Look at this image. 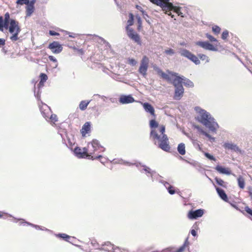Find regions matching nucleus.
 I'll list each match as a JSON object with an SVG mask.
<instances>
[{
	"mask_svg": "<svg viewBox=\"0 0 252 252\" xmlns=\"http://www.w3.org/2000/svg\"><path fill=\"white\" fill-rule=\"evenodd\" d=\"M16 28V22L14 20H10L9 14H5L4 18L0 15V31L8 30L9 32L13 33Z\"/></svg>",
	"mask_w": 252,
	"mask_h": 252,
	"instance_id": "nucleus-5",
	"label": "nucleus"
},
{
	"mask_svg": "<svg viewBox=\"0 0 252 252\" xmlns=\"http://www.w3.org/2000/svg\"><path fill=\"white\" fill-rule=\"evenodd\" d=\"M190 233L193 236H196L197 235L196 232L194 229H192Z\"/></svg>",
	"mask_w": 252,
	"mask_h": 252,
	"instance_id": "nucleus-52",
	"label": "nucleus"
},
{
	"mask_svg": "<svg viewBox=\"0 0 252 252\" xmlns=\"http://www.w3.org/2000/svg\"><path fill=\"white\" fill-rule=\"evenodd\" d=\"M177 150L179 153L183 156L186 154L185 145L183 143H180L177 147Z\"/></svg>",
	"mask_w": 252,
	"mask_h": 252,
	"instance_id": "nucleus-24",
	"label": "nucleus"
},
{
	"mask_svg": "<svg viewBox=\"0 0 252 252\" xmlns=\"http://www.w3.org/2000/svg\"><path fill=\"white\" fill-rule=\"evenodd\" d=\"M134 16L132 13L129 14V19L127 21V25L126 29L129 28L130 26H132L133 24Z\"/></svg>",
	"mask_w": 252,
	"mask_h": 252,
	"instance_id": "nucleus-30",
	"label": "nucleus"
},
{
	"mask_svg": "<svg viewBox=\"0 0 252 252\" xmlns=\"http://www.w3.org/2000/svg\"><path fill=\"white\" fill-rule=\"evenodd\" d=\"M223 147L226 149L232 150L234 151H237L239 150L238 147L232 143H225L223 144Z\"/></svg>",
	"mask_w": 252,
	"mask_h": 252,
	"instance_id": "nucleus-21",
	"label": "nucleus"
},
{
	"mask_svg": "<svg viewBox=\"0 0 252 252\" xmlns=\"http://www.w3.org/2000/svg\"><path fill=\"white\" fill-rule=\"evenodd\" d=\"M145 170L146 171V172H148V173H150V169L148 167H146L145 168Z\"/></svg>",
	"mask_w": 252,
	"mask_h": 252,
	"instance_id": "nucleus-55",
	"label": "nucleus"
},
{
	"mask_svg": "<svg viewBox=\"0 0 252 252\" xmlns=\"http://www.w3.org/2000/svg\"><path fill=\"white\" fill-rule=\"evenodd\" d=\"M91 130V123L89 122H86L81 129V133L83 137L86 136V135Z\"/></svg>",
	"mask_w": 252,
	"mask_h": 252,
	"instance_id": "nucleus-17",
	"label": "nucleus"
},
{
	"mask_svg": "<svg viewBox=\"0 0 252 252\" xmlns=\"http://www.w3.org/2000/svg\"><path fill=\"white\" fill-rule=\"evenodd\" d=\"M228 36V32L227 31H224L222 32L221 34V38L223 39H226Z\"/></svg>",
	"mask_w": 252,
	"mask_h": 252,
	"instance_id": "nucleus-42",
	"label": "nucleus"
},
{
	"mask_svg": "<svg viewBox=\"0 0 252 252\" xmlns=\"http://www.w3.org/2000/svg\"><path fill=\"white\" fill-rule=\"evenodd\" d=\"M30 2V1H29V0H17V4H19L21 5L25 4L27 5V4H29Z\"/></svg>",
	"mask_w": 252,
	"mask_h": 252,
	"instance_id": "nucleus-40",
	"label": "nucleus"
},
{
	"mask_svg": "<svg viewBox=\"0 0 252 252\" xmlns=\"http://www.w3.org/2000/svg\"><path fill=\"white\" fill-rule=\"evenodd\" d=\"M184 81H183L184 85L189 87H192L193 86V83L189 79H184Z\"/></svg>",
	"mask_w": 252,
	"mask_h": 252,
	"instance_id": "nucleus-34",
	"label": "nucleus"
},
{
	"mask_svg": "<svg viewBox=\"0 0 252 252\" xmlns=\"http://www.w3.org/2000/svg\"><path fill=\"white\" fill-rule=\"evenodd\" d=\"M183 79H182L181 77L178 76H176V77L174 78L173 81V84L174 86L175 87H178L180 86V85H182Z\"/></svg>",
	"mask_w": 252,
	"mask_h": 252,
	"instance_id": "nucleus-23",
	"label": "nucleus"
},
{
	"mask_svg": "<svg viewBox=\"0 0 252 252\" xmlns=\"http://www.w3.org/2000/svg\"><path fill=\"white\" fill-rule=\"evenodd\" d=\"M204 214L203 209H198L195 211L190 210L188 214V217L189 219H196L197 218L201 217Z\"/></svg>",
	"mask_w": 252,
	"mask_h": 252,
	"instance_id": "nucleus-10",
	"label": "nucleus"
},
{
	"mask_svg": "<svg viewBox=\"0 0 252 252\" xmlns=\"http://www.w3.org/2000/svg\"><path fill=\"white\" fill-rule=\"evenodd\" d=\"M119 101L122 104H126L132 103L134 101V98L130 95L121 96L119 98Z\"/></svg>",
	"mask_w": 252,
	"mask_h": 252,
	"instance_id": "nucleus-15",
	"label": "nucleus"
},
{
	"mask_svg": "<svg viewBox=\"0 0 252 252\" xmlns=\"http://www.w3.org/2000/svg\"><path fill=\"white\" fill-rule=\"evenodd\" d=\"M198 57L201 60L205 62V63H208L209 62V57L205 54H199Z\"/></svg>",
	"mask_w": 252,
	"mask_h": 252,
	"instance_id": "nucleus-31",
	"label": "nucleus"
},
{
	"mask_svg": "<svg viewBox=\"0 0 252 252\" xmlns=\"http://www.w3.org/2000/svg\"><path fill=\"white\" fill-rule=\"evenodd\" d=\"M153 3L160 6L164 13L172 18L174 17V15L171 13V11L176 13L178 16L183 17V13L181 11V7L174 6L172 3L170 2V0H149Z\"/></svg>",
	"mask_w": 252,
	"mask_h": 252,
	"instance_id": "nucleus-3",
	"label": "nucleus"
},
{
	"mask_svg": "<svg viewBox=\"0 0 252 252\" xmlns=\"http://www.w3.org/2000/svg\"><path fill=\"white\" fill-rule=\"evenodd\" d=\"M195 44L206 50L211 51L215 50L214 46L207 41H197Z\"/></svg>",
	"mask_w": 252,
	"mask_h": 252,
	"instance_id": "nucleus-12",
	"label": "nucleus"
},
{
	"mask_svg": "<svg viewBox=\"0 0 252 252\" xmlns=\"http://www.w3.org/2000/svg\"><path fill=\"white\" fill-rule=\"evenodd\" d=\"M48 59L50 61L53 62L55 63V65H54L55 67H56L58 66L57 60L54 56H49L48 57Z\"/></svg>",
	"mask_w": 252,
	"mask_h": 252,
	"instance_id": "nucleus-37",
	"label": "nucleus"
},
{
	"mask_svg": "<svg viewBox=\"0 0 252 252\" xmlns=\"http://www.w3.org/2000/svg\"><path fill=\"white\" fill-rule=\"evenodd\" d=\"M127 36L138 45H141L142 42L140 35L132 29L126 28Z\"/></svg>",
	"mask_w": 252,
	"mask_h": 252,
	"instance_id": "nucleus-8",
	"label": "nucleus"
},
{
	"mask_svg": "<svg viewBox=\"0 0 252 252\" xmlns=\"http://www.w3.org/2000/svg\"><path fill=\"white\" fill-rule=\"evenodd\" d=\"M165 53L167 54V55H172L173 54H174V51L173 49H167V50H166L165 51Z\"/></svg>",
	"mask_w": 252,
	"mask_h": 252,
	"instance_id": "nucleus-45",
	"label": "nucleus"
},
{
	"mask_svg": "<svg viewBox=\"0 0 252 252\" xmlns=\"http://www.w3.org/2000/svg\"><path fill=\"white\" fill-rule=\"evenodd\" d=\"M189 242L188 239H186L184 244L182 246H181L178 249H177L175 252H183L184 251H185L186 249L189 247Z\"/></svg>",
	"mask_w": 252,
	"mask_h": 252,
	"instance_id": "nucleus-27",
	"label": "nucleus"
},
{
	"mask_svg": "<svg viewBox=\"0 0 252 252\" xmlns=\"http://www.w3.org/2000/svg\"><path fill=\"white\" fill-rule=\"evenodd\" d=\"M40 110L42 116L47 120L49 118L52 112L49 107L46 104L42 103L39 106Z\"/></svg>",
	"mask_w": 252,
	"mask_h": 252,
	"instance_id": "nucleus-11",
	"label": "nucleus"
},
{
	"mask_svg": "<svg viewBox=\"0 0 252 252\" xmlns=\"http://www.w3.org/2000/svg\"><path fill=\"white\" fill-rule=\"evenodd\" d=\"M128 62L129 64H130L133 66L135 65L137 63V62L134 59H128Z\"/></svg>",
	"mask_w": 252,
	"mask_h": 252,
	"instance_id": "nucleus-43",
	"label": "nucleus"
},
{
	"mask_svg": "<svg viewBox=\"0 0 252 252\" xmlns=\"http://www.w3.org/2000/svg\"><path fill=\"white\" fill-rule=\"evenodd\" d=\"M195 128H197L198 129H199L200 132L204 135H205L206 137H207L208 138H209V139H212V137L211 136V135L210 134H209L208 133H207L206 131H205L204 130H203V129H200L199 126H195Z\"/></svg>",
	"mask_w": 252,
	"mask_h": 252,
	"instance_id": "nucleus-35",
	"label": "nucleus"
},
{
	"mask_svg": "<svg viewBox=\"0 0 252 252\" xmlns=\"http://www.w3.org/2000/svg\"><path fill=\"white\" fill-rule=\"evenodd\" d=\"M248 190H249V191H248L249 194L250 196L251 197V199H252V188L249 187Z\"/></svg>",
	"mask_w": 252,
	"mask_h": 252,
	"instance_id": "nucleus-49",
	"label": "nucleus"
},
{
	"mask_svg": "<svg viewBox=\"0 0 252 252\" xmlns=\"http://www.w3.org/2000/svg\"><path fill=\"white\" fill-rule=\"evenodd\" d=\"M35 0H32L26 5V15L30 16L33 12Z\"/></svg>",
	"mask_w": 252,
	"mask_h": 252,
	"instance_id": "nucleus-16",
	"label": "nucleus"
},
{
	"mask_svg": "<svg viewBox=\"0 0 252 252\" xmlns=\"http://www.w3.org/2000/svg\"><path fill=\"white\" fill-rule=\"evenodd\" d=\"M2 216V215L1 214H0V218H1Z\"/></svg>",
	"mask_w": 252,
	"mask_h": 252,
	"instance_id": "nucleus-57",
	"label": "nucleus"
},
{
	"mask_svg": "<svg viewBox=\"0 0 252 252\" xmlns=\"http://www.w3.org/2000/svg\"><path fill=\"white\" fill-rule=\"evenodd\" d=\"M48 48L54 54H59L63 50V47L57 41H53L49 44Z\"/></svg>",
	"mask_w": 252,
	"mask_h": 252,
	"instance_id": "nucleus-9",
	"label": "nucleus"
},
{
	"mask_svg": "<svg viewBox=\"0 0 252 252\" xmlns=\"http://www.w3.org/2000/svg\"><path fill=\"white\" fill-rule=\"evenodd\" d=\"M137 21H138V30H140V29H141V27H142V21H141V18L140 17H138L137 18Z\"/></svg>",
	"mask_w": 252,
	"mask_h": 252,
	"instance_id": "nucleus-47",
	"label": "nucleus"
},
{
	"mask_svg": "<svg viewBox=\"0 0 252 252\" xmlns=\"http://www.w3.org/2000/svg\"><path fill=\"white\" fill-rule=\"evenodd\" d=\"M49 33L50 35H52V36L59 35L60 34L59 33L57 32L54 31H51V30L49 31Z\"/></svg>",
	"mask_w": 252,
	"mask_h": 252,
	"instance_id": "nucleus-48",
	"label": "nucleus"
},
{
	"mask_svg": "<svg viewBox=\"0 0 252 252\" xmlns=\"http://www.w3.org/2000/svg\"><path fill=\"white\" fill-rule=\"evenodd\" d=\"M40 81H42L45 83L48 79V76L46 74L41 73L40 74Z\"/></svg>",
	"mask_w": 252,
	"mask_h": 252,
	"instance_id": "nucleus-36",
	"label": "nucleus"
},
{
	"mask_svg": "<svg viewBox=\"0 0 252 252\" xmlns=\"http://www.w3.org/2000/svg\"><path fill=\"white\" fill-rule=\"evenodd\" d=\"M149 59L146 56H144L141 61L140 65L138 69L139 73L144 77L147 75V71L149 66Z\"/></svg>",
	"mask_w": 252,
	"mask_h": 252,
	"instance_id": "nucleus-6",
	"label": "nucleus"
},
{
	"mask_svg": "<svg viewBox=\"0 0 252 252\" xmlns=\"http://www.w3.org/2000/svg\"><path fill=\"white\" fill-rule=\"evenodd\" d=\"M5 44V40L3 38H0V47Z\"/></svg>",
	"mask_w": 252,
	"mask_h": 252,
	"instance_id": "nucleus-50",
	"label": "nucleus"
},
{
	"mask_svg": "<svg viewBox=\"0 0 252 252\" xmlns=\"http://www.w3.org/2000/svg\"><path fill=\"white\" fill-rule=\"evenodd\" d=\"M51 123L55 124V123L58 122V117L56 114H50L49 118Z\"/></svg>",
	"mask_w": 252,
	"mask_h": 252,
	"instance_id": "nucleus-32",
	"label": "nucleus"
},
{
	"mask_svg": "<svg viewBox=\"0 0 252 252\" xmlns=\"http://www.w3.org/2000/svg\"><path fill=\"white\" fill-rule=\"evenodd\" d=\"M44 82L40 81L38 84V87L39 88L42 87L44 86Z\"/></svg>",
	"mask_w": 252,
	"mask_h": 252,
	"instance_id": "nucleus-53",
	"label": "nucleus"
},
{
	"mask_svg": "<svg viewBox=\"0 0 252 252\" xmlns=\"http://www.w3.org/2000/svg\"><path fill=\"white\" fill-rule=\"evenodd\" d=\"M216 189L217 191V193H218L219 196L221 198V199H222L223 200L226 202H227L228 197L224 191L223 189L218 187H216Z\"/></svg>",
	"mask_w": 252,
	"mask_h": 252,
	"instance_id": "nucleus-19",
	"label": "nucleus"
},
{
	"mask_svg": "<svg viewBox=\"0 0 252 252\" xmlns=\"http://www.w3.org/2000/svg\"><path fill=\"white\" fill-rule=\"evenodd\" d=\"M58 237L63 238L64 240L66 241H68L69 239L70 238V236L65 234V233H62V234H58L57 235Z\"/></svg>",
	"mask_w": 252,
	"mask_h": 252,
	"instance_id": "nucleus-33",
	"label": "nucleus"
},
{
	"mask_svg": "<svg viewBox=\"0 0 252 252\" xmlns=\"http://www.w3.org/2000/svg\"><path fill=\"white\" fill-rule=\"evenodd\" d=\"M195 110L198 113L197 120L207 127L211 131L216 132L219 126L211 115L206 110L199 107H195Z\"/></svg>",
	"mask_w": 252,
	"mask_h": 252,
	"instance_id": "nucleus-2",
	"label": "nucleus"
},
{
	"mask_svg": "<svg viewBox=\"0 0 252 252\" xmlns=\"http://www.w3.org/2000/svg\"><path fill=\"white\" fill-rule=\"evenodd\" d=\"M102 149L103 147L100 145L97 140H93L86 148L88 158L93 160L101 158L102 156L99 154L103 151Z\"/></svg>",
	"mask_w": 252,
	"mask_h": 252,
	"instance_id": "nucleus-4",
	"label": "nucleus"
},
{
	"mask_svg": "<svg viewBox=\"0 0 252 252\" xmlns=\"http://www.w3.org/2000/svg\"><path fill=\"white\" fill-rule=\"evenodd\" d=\"M143 106L146 111L149 112L154 117L156 116L154 108L151 104L146 102Z\"/></svg>",
	"mask_w": 252,
	"mask_h": 252,
	"instance_id": "nucleus-18",
	"label": "nucleus"
},
{
	"mask_svg": "<svg viewBox=\"0 0 252 252\" xmlns=\"http://www.w3.org/2000/svg\"><path fill=\"white\" fill-rule=\"evenodd\" d=\"M164 185L170 194H174L175 193L174 187L171 186L168 182H166Z\"/></svg>",
	"mask_w": 252,
	"mask_h": 252,
	"instance_id": "nucleus-28",
	"label": "nucleus"
},
{
	"mask_svg": "<svg viewBox=\"0 0 252 252\" xmlns=\"http://www.w3.org/2000/svg\"><path fill=\"white\" fill-rule=\"evenodd\" d=\"M216 170L222 174H225L227 175L230 174V171L228 169L224 168L221 166L218 165L215 168Z\"/></svg>",
	"mask_w": 252,
	"mask_h": 252,
	"instance_id": "nucleus-22",
	"label": "nucleus"
},
{
	"mask_svg": "<svg viewBox=\"0 0 252 252\" xmlns=\"http://www.w3.org/2000/svg\"><path fill=\"white\" fill-rule=\"evenodd\" d=\"M90 100H82L80 102L79 107L80 110L84 111L86 109Z\"/></svg>",
	"mask_w": 252,
	"mask_h": 252,
	"instance_id": "nucleus-25",
	"label": "nucleus"
},
{
	"mask_svg": "<svg viewBox=\"0 0 252 252\" xmlns=\"http://www.w3.org/2000/svg\"><path fill=\"white\" fill-rule=\"evenodd\" d=\"M11 38L13 40H16V33L14 34L13 36L11 37Z\"/></svg>",
	"mask_w": 252,
	"mask_h": 252,
	"instance_id": "nucleus-54",
	"label": "nucleus"
},
{
	"mask_svg": "<svg viewBox=\"0 0 252 252\" xmlns=\"http://www.w3.org/2000/svg\"><path fill=\"white\" fill-rule=\"evenodd\" d=\"M239 187L241 189H244L245 186V181L242 176H239L237 179Z\"/></svg>",
	"mask_w": 252,
	"mask_h": 252,
	"instance_id": "nucleus-26",
	"label": "nucleus"
},
{
	"mask_svg": "<svg viewBox=\"0 0 252 252\" xmlns=\"http://www.w3.org/2000/svg\"><path fill=\"white\" fill-rule=\"evenodd\" d=\"M92 109L94 111V115L95 116H97L99 114V111L97 107H93Z\"/></svg>",
	"mask_w": 252,
	"mask_h": 252,
	"instance_id": "nucleus-41",
	"label": "nucleus"
},
{
	"mask_svg": "<svg viewBox=\"0 0 252 252\" xmlns=\"http://www.w3.org/2000/svg\"><path fill=\"white\" fill-rule=\"evenodd\" d=\"M16 31H17V34H18V32H19V28H18V27L17 26V30H16Z\"/></svg>",
	"mask_w": 252,
	"mask_h": 252,
	"instance_id": "nucleus-56",
	"label": "nucleus"
},
{
	"mask_svg": "<svg viewBox=\"0 0 252 252\" xmlns=\"http://www.w3.org/2000/svg\"><path fill=\"white\" fill-rule=\"evenodd\" d=\"M215 180L216 182V183L220 186H221L223 188H226V183L221 179L219 178L218 177H216L215 178Z\"/></svg>",
	"mask_w": 252,
	"mask_h": 252,
	"instance_id": "nucleus-29",
	"label": "nucleus"
},
{
	"mask_svg": "<svg viewBox=\"0 0 252 252\" xmlns=\"http://www.w3.org/2000/svg\"><path fill=\"white\" fill-rule=\"evenodd\" d=\"M245 211L252 217V209L249 208V207L246 206L245 207Z\"/></svg>",
	"mask_w": 252,
	"mask_h": 252,
	"instance_id": "nucleus-44",
	"label": "nucleus"
},
{
	"mask_svg": "<svg viewBox=\"0 0 252 252\" xmlns=\"http://www.w3.org/2000/svg\"><path fill=\"white\" fill-rule=\"evenodd\" d=\"M184 93V89L182 85L175 87L174 97L175 99L179 100L183 96Z\"/></svg>",
	"mask_w": 252,
	"mask_h": 252,
	"instance_id": "nucleus-14",
	"label": "nucleus"
},
{
	"mask_svg": "<svg viewBox=\"0 0 252 252\" xmlns=\"http://www.w3.org/2000/svg\"><path fill=\"white\" fill-rule=\"evenodd\" d=\"M158 126V123L155 120H152L150 121V127L151 128L150 132V139L154 142L155 145H158V147L165 152H169L170 146L168 138L165 134V127L164 125H160L158 127L159 134L156 128Z\"/></svg>",
	"mask_w": 252,
	"mask_h": 252,
	"instance_id": "nucleus-1",
	"label": "nucleus"
},
{
	"mask_svg": "<svg viewBox=\"0 0 252 252\" xmlns=\"http://www.w3.org/2000/svg\"><path fill=\"white\" fill-rule=\"evenodd\" d=\"M180 54L181 56L186 57L196 65L200 63V61L198 57L188 50H183L181 51Z\"/></svg>",
	"mask_w": 252,
	"mask_h": 252,
	"instance_id": "nucleus-7",
	"label": "nucleus"
},
{
	"mask_svg": "<svg viewBox=\"0 0 252 252\" xmlns=\"http://www.w3.org/2000/svg\"><path fill=\"white\" fill-rule=\"evenodd\" d=\"M212 31L215 33L218 34L220 32V28L218 26H214L212 27Z\"/></svg>",
	"mask_w": 252,
	"mask_h": 252,
	"instance_id": "nucleus-38",
	"label": "nucleus"
},
{
	"mask_svg": "<svg viewBox=\"0 0 252 252\" xmlns=\"http://www.w3.org/2000/svg\"><path fill=\"white\" fill-rule=\"evenodd\" d=\"M205 156L208 158L209 159H211V160H216V158L212 155H211L210 154H209V153H206L205 154Z\"/></svg>",
	"mask_w": 252,
	"mask_h": 252,
	"instance_id": "nucleus-46",
	"label": "nucleus"
},
{
	"mask_svg": "<svg viewBox=\"0 0 252 252\" xmlns=\"http://www.w3.org/2000/svg\"><path fill=\"white\" fill-rule=\"evenodd\" d=\"M74 152L75 154L79 158H88L86 148H84L83 149L77 147L74 149Z\"/></svg>",
	"mask_w": 252,
	"mask_h": 252,
	"instance_id": "nucleus-13",
	"label": "nucleus"
},
{
	"mask_svg": "<svg viewBox=\"0 0 252 252\" xmlns=\"http://www.w3.org/2000/svg\"><path fill=\"white\" fill-rule=\"evenodd\" d=\"M155 70L157 71V74L159 75L162 78L168 81L170 80L169 76L164 73L161 69L158 67H156L155 68Z\"/></svg>",
	"mask_w": 252,
	"mask_h": 252,
	"instance_id": "nucleus-20",
	"label": "nucleus"
},
{
	"mask_svg": "<svg viewBox=\"0 0 252 252\" xmlns=\"http://www.w3.org/2000/svg\"><path fill=\"white\" fill-rule=\"evenodd\" d=\"M77 52L81 55L84 54V50L82 49H77L75 48Z\"/></svg>",
	"mask_w": 252,
	"mask_h": 252,
	"instance_id": "nucleus-51",
	"label": "nucleus"
},
{
	"mask_svg": "<svg viewBox=\"0 0 252 252\" xmlns=\"http://www.w3.org/2000/svg\"><path fill=\"white\" fill-rule=\"evenodd\" d=\"M206 36L210 40V41L218 42V40H217V39L213 37L212 35L207 33L206 34Z\"/></svg>",
	"mask_w": 252,
	"mask_h": 252,
	"instance_id": "nucleus-39",
	"label": "nucleus"
}]
</instances>
